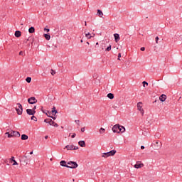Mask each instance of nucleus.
I'll list each match as a JSON object with an SVG mask.
<instances>
[{
	"label": "nucleus",
	"mask_w": 182,
	"mask_h": 182,
	"mask_svg": "<svg viewBox=\"0 0 182 182\" xmlns=\"http://www.w3.org/2000/svg\"><path fill=\"white\" fill-rule=\"evenodd\" d=\"M5 134H7L9 138L21 137V134L18 131H10L9 132H6Z\"/></svg>",
	"instance_id": "1"
},
{
	"label": "nucleus",
	"mask_w": 182,
	"mask_h": 182,
	"mask_svg": "<svg viewBox=\"0 0 182 182\" xmlns=\"http://www.w3.org/2000/svg\"><path fill=\"white\" fill-rule=\"evenodd\" d=\"M114 154H116V150L113 149L109 152L103 153L102 157L107 158L110 157L111 156H114Z\"/></svg>",
	"instance_id": "2"
},
{
	"label": "nucleus",
	"mask_w": 182,
	"mask_h": 182,
	"mask_svg": "<svg viewBox=\"0 0 182 182\" xmlns=\"http://www.w3.org/2000/svg\"><path fill=\"white\" fill-rule=\"evenodd\" d=\"M16 111L17 112V114H18V116H21L22 114V112H23V108L22 107V105L21 103H17Z\"/></svg>",
	"instance_id": "3"
},
{
	"label": "nucleus",
	"mask_w": 182,
	"mask_h": 182,
	"mask_svg": "<svg viewBox=\"0 0 182 182\" xmlns=\"http://www.w3.org/2000/svg\"><path fill=\"white\" fill-rule=\"evenodd\" d=\"M68 164L69 167H67V168H77V166H78L77 163L72 161H70L69 162H68Z\"/></svg>",
	"instance_id": "4"
},
{
	"label": "nucleus",
	"mask_w": 182,
	"mask_h": 182,
	"mask_svg": "<svg viewBox=\"0 0 182 182\" xmlns=\"http://www.w3.org/2000/svg\"><path fill=\"white\" fill-rule=\"evenodd\" d=\"M143 108V102H139L137 103V109L141 113L142 116L144 114V109Z\"/></svg>",
	"instance_id": "5"
},
{
	"label": "nucleus",
	"mask_w": 182,
	"mask_h": 182,
	"mask_svg": "<svg viewBox=\"0 0 182 182\" xmlns=\"http://www.w3.org/2000/svg\"><path fill=\"white\" fill-rule=\"evenodd\" d=\"M21 161H23L26 164H29L31 163V157L24 155L21 157Z\"/></svg>",
	"instance_id": "6"
},
{
	"label": "nucleus",
	"mask_w": 182,
	"mask_h": 182,
	"mask_svg": "<svg viewBox=\"0 0 182 182\" xmlns=\"http://www.w3.org/2000/svg\"><path fill=\"white\" fill-rule=\"evenodd\" d=\"M28 102L30 105H35V103H38V100L35 97H31L28 99Z\"/></svg>",
	"instance_id": "7"
},
{
	"label": "nucleus",
	"mask_w": 182,
	"mask_h": 182,
	"mask_svg": "<svg viewBox=\"0 0 182 182\" xmlns=\"http://www.w3.org/2000/svg\"><path fill=\"white\" fill-rule=\"evenodd\" d=\"M64 149H67V150H77V149H79V147L73 146V145H67L65 146Z\"/></svg>",
	"instance_id": "8"
},
{
	"label": "nucleus",
	"mask_w": 182,
	"mask_h": 182,
	"mask_svg": "<svg viewBox=\"0 0 182 182\" xmlns=\"http://www.w3.org/2000/svg\"><path fill=\"white\" fill-rule=\"evenodd\" d=\"M26 113H27V114H28L29 116H33V115H35V113H36V110L31 109H26Z\"/></svg>",
	"instance_id": "9"
},
{
	"label": "nucleus",
	"mask_w": 182,
	"mask_h": 182,
	"mask_svg": "<svg viewBox=\"0 0 182 182\" xmlns=\"http://www.w3.org/2000/svg\"><path fill=\"white\" fill-rule=\"evenodd\" d=\"M48 124L50 126H53L54 127H59V125L57 123H55L53 120H52L51 119H49Z\"/></svg>",
	"instance_id": "10"
},
{
	"label": "nucleus",
	"mask_w": 182,
	"mask_h": 182,
	"mask_svg": "<svg viewBox=\"0 0 182 182\" xmlns=\"http://www.w3.org/2000/svg\"><path fill=\"white\" fill-rule=\"evenodd\" d=\"M119 129H120L119 124H116L112 127V130L114 133H119Z\"/></svg>",
	"instance_id": "11"
},
{
	"label": "nucleus",
	"mask_w": 182,
	"mask_h": 182,
	"mask_svg": "<svg viewBox=\"0 0 182 182\" xmlns=\"http://www.w3.org/2000/svg\"><path fill=\"white\" fill-rule=\"evenodd\" d=\"M166 99H167V96L164 94H162L160 97H159V100L161 102H166Z\"/></svg>",
	"instance_id": "12"
},
{
	"label": "nucleus",
	"mask_w": 182,
	"mask_h": 182,
	"mask_svg": "<svg viewBox=\"0 0 182 182\" xmlns=\"http://www.w3.org/2000/svg\"><path fill=\"white\" fill-rule=\"evenodd\" d=\"M114 41L116 43L119 42L120 41V36L117 33L114 34Z\"/></svg>",
	"instance_id": "13"
},
{
	"label": "nucleus",
	"mask_w": 182,
	"mask_h": 182,
	"mask_svg": "<svg viewBox=\"0 0 182 182\" xmlns=\"http://www.w3.org/2000/svg\"><path fill=\"white\" fill-rule=\"evenodd\" d=\"M119 133H124V132H126V128H124V127L119 125Z\"/></svg>",
	"instance_id": "14"
},
{
	"label": "nucleus",
	"mask_w": 182,
	"mask_h": 182,
	"mask_svg": "<svg viewBox=\"0 0 182 182\" xmlns=\"http://www.w3.org/2000/svg\"><path fill=\"white\" fill-rule=\"evenodd\" d=\"M78 144L80 147H86V142L85 141H79Z\"/></svg>",
	"instance_id": "15"
},
{
	"label": "nucleus",
	"mask_w": 182,
	"mask_h": 182,
	"mask_svg": "<svg viewBox=\"0 0 182 182\" xmlns=\"http://www.w3.org/2000/svg\"><path fill=\"white\" fill-rule=\"evenodd\" d=\"M144 166V164H139V162H136V164L134 165V168H141V167H143Z\"/></svg>",
	"instance_id": "16"
},
{
	"label": "nucleus",
	"mask_w": 182,
	"mask_h": 182,
	"mask_svg": "<svg viewBox=\"0 0 182 182\" xmlns=\"http://www.w3.org/2000/svg\"><path fill=\"white\" fill-rule=\"evenodd\" d=\"M60 164L62 166V167H66L67 168L69 167V165H66V161H61Z\"/></svg>",
	"instance_id": "17"
},
{
	"label": "nucleus",
	"mask_w": 182,
	"mask_h": 182,
	"mask_svg": "<svg viewBox=\"0 0 182 182\" xmlns=\"http://www.w3.org/2000/svg\"><path fill=\"white\" fill-rule=\"evenodd\" d=\"M16 38H21V31H16L15 33H14Z\"/></svg>",
	"instance_id": "18"
},
{
	"label": "nucleus",
	"mask_w": 182,
	"mask_h": 182,
	"mask_svg": "<svg viewBox=\"0 0 182 182\" xmlns=\"http://www.w3.org/2000/svg\"><path fill=\"white\" fill-rule=\"evenodd\" d=\"M97 15L100 16V18H103V12L102 11V10H97Z\"/></svg>",
	"instance_id": "19"
},
{
	"label": "nucleus",
	"mask_w": 182,
	"mask_h": 182,
	"mask_svg": "<svg viewBox=\"0 0 182 182\" xmlns=\"http://www.w3.org/2000/svg\"><path fill=\"white\" fill-rule=\"evenodd\" d=\"M43 113H45V114H46V116H48V117H52V116H50V114H52V112H50V111H43Z\"/></svg>",
	"instance_id": "20"
},
{
	"label": "nucleus",
	"mask_w": 182,
	"mask_h": 182,
	"mask_svg": "<svg viewBox=\"0 0 182 182\" xmlns=\"http://www.w3.org/2000/svg\"><path fill=\"white\" fill-rule=\"evenodd\" d=\"M107 98L108 99H114V95H113V93H108L107 94Z\"/></svg>",
	"instance_id": "21"
},
{
	"label": "nucleus",
	"mask_w": 182,
	"mask_h": 182,
	"mask_svg": "<svg viewBox=\"0 0 182 182\" xmlns=\"http://www.w3.org/2000/svg\"><path fill=\"white\" fill-rule=\"evenodd\" d=\"M29 33H35V27H30L28 29Z\"/></svg>",
	"instance_id": "22"
},
{
	"label": "nucleus",
	"mask_w": 182,
	"mask_h": 182,
	"mask_svg": "<svg viewBox=\"0 0 182 182\" xmlns=\"http://www.w3.org/2000/svg\"><path fill=\"white\" fill-rule=\"evenodd\" d=\"M28 136L26 134H22L21 135V140H28Z\"/></svg>",
	"instance_id": "23"
},
{
	"label": "nucleus",
	"mask_w": 182,
	"mask_h": 182,
	"mask_svg": "<svg viewBox=\"0 0 182 182\" xmlns=\"http://www.w3.org/2000/svg\"><path fill=\"white\" fill-rule=\"evenodd\" d=\"M44 38H46V41H49L50 39V34H44Z\"/></svg>",
	"instance_id": "24"
},
{
	"label": "nucleus",
	"mask_w": 182,
	"mask_h": 182,
	"mask_svg": "<svg viewBox=\"0 0 182 182\" xmlns=\"http://www.w3.org/2000/svg\"><path fill=\"white\" fill-rule=\"evenodd\" d=\"M112 50V45H109V46L105 49L106 52H110Z\"/></svg>",
	"instance_id": "25"
},
{
	"label": "nucleus",
	"mask_w": 182,
	"mask_h": 182,
	"mask_svg": "<svg viewBox=\"0 0 182 182\" xmlns=\"http://www.w3.org/2000/svg\"><path fill=\"white\" fill-rule=\"evenodd\" d=\"M26 81L27 82V83H31V82L32 81V77H28L26 79Z\"/></svg>",
	"instance_id": "26"
},
{
	"label": "nucleus",
	"mask_w": 182,
	"mask_h": 182,
	"mask_svg": "<svg viewBox=\"0 0 182 182\" xmlns=\"http://www.w3.org/2000/svg\"><path fill=\"white\" fill-rule=\"evenodd\" d=\"M106 132V129H105L104 128H100V134H103V133H105Z\"/></svg>",
	"instance_id": "27"
},
{
	"label": "nucleus",
	"mask_w": 182,
	"mask_h": 182,
	"mask_svg": "<svg viewBox=\"0 0 182 182\" xmlns=\"http://www.w3.org/2000/svg\"><path fill=\"white\" fill-rule=\"evenodd\" d=\"M14 159V157L11 158V161H14L13 166H18V162H16Z\"/></svg>",
	"instance_id": "28"
},
{
	"label": "nucleus",
	"mask_w": 182,
	"mask_h": 182,
	"mask_svg": "<svg viewBox=\"0 0 182 182\" xmlns=\"http://www.w3.org/2000/svg\"><path fill=\"white\" fill-rule=\"evenodd\" d=\"M51 113H55V114H56V113H58V110H56V107H53Z\"/></svg>",
	"instance_id": "29"
},
{
	"label": "nucleus",
	"mask_w": 182,
	"mask_h": 182,
	"mask_svg": "<svg viewBox=\"0 0 182 182\" xmlns=\"http://www.w3.org/2000/svg\"><path fill=\"white\" fill-rule=\"evenodd\" d=\"M86 38H87V39H92V36H90V33H87L85 34Z\"/></svg>",
	"instance_id": "30"
},
{
	"label": "nucleus",
	"mask_w": 182,
	"mask_h": 182,
	"mask_svg": "<svg viewBox=\"0 0 182 182\" xmlns=\"http://www.w3.org/2000/svg\"><path fill=\"white\" fill-rule=\"evenodd\" d=\"M31 120H34V122H38V118H36L35 115H32Z\"/></svg>",
	"instance_id": "31"
},
{
	"label": "nucleus",
	"mask_w": 182,
	"mask_h": 182,
	"mask_svg": "<svg viewBox=\"0 0 182 182\" xmlns=\"http://www.w3.org/2000/svg\"><path fill=\"white\" fill-rule=\"evenodd\" d=\"M156 144H157V147L160 149L161 147V142L156 141Z\"/></svg>",
	"instance_id": "32"
},
{
	"label": "nucleus",
	"mask_w": 182,
	"mask_h": 182,
	"mask_svg": "<svg viewBox=\"0 0 182 182\" xmlns=\"http://www.w3.org/2000/svg\"><path fill=\"white\" fill-rule=\"evenodd\" d=\"M51 75L53 76H55V75H56V71H55L54 70H51Z\"/></svg>",
	"instance_id": "33"
},
{
	"label": "nucleus",
	"mask_w": 182,
	"mask_h": 182,
	"mask_svg": "<svg viewBox=\"0 0 182 182\" xmlns=\"http://www.w3.org/2000/svg\"><path fill=\"white\" fill-rule=\"evenodd\" d=\"M49 120H50V119H44V123H49Z\"/></svg>",
	"instance_id": "34"
},
{
	"label": "nucleus",
	"mask_w": 182,
	"mask_h": 182,
	"mask_svg": "<svg viewBox=\"0 0 182 182\" xmlns=\"http://www.w3.org/2000/svg\"><path fill=\"white\" fill-rule=\"evenodd\" d=\"M156 43H159V36L155 38Z\"/></svg>",
	"instance_id": "35"
},
{
	"label": "nucleus",
	"mask_w": 182,
	"mask_h": 182,
	"mask_svg": "<svg viewBox=\"0 0 182 182\" xmlns=\"http://www.w3.org/2000/svg\"><path fill=\"white\" fill-rule=\"evenodd\" d=\"M71 137L72 139H75L76 137V133H73Z\"/></svg>",
	"instance_id": "36"
},
{
	"label": "nucleus",
	"mask_w": 182,
	"mask_h": 182,
	"mask_svg": "<svg viewBox=\"0 0 182 182\" xmlns=\"http://www.w3.org/2000/svg\"><path fill=\"white\" fill-rule=\"evenodd\" d=\"M120 58H122V53L118 54V60H120Z\"/></svg>",
	"instance_id": "37"
},
{
	"label": "nucleus",
	"mask_w": 182,
	"mask_h": 182,
	"mask_svg": "<svg viewBox=\"0 0 182 182\" xmlns=\"http://www.w3.org/2000/svg\"><path fill=\"white\" fill-rule=\"evenodd\" d=\"M142 83H143L144 86H145V85H146V86L149 85V83L146 81H144Z\"/></svg>",
	"instance_id": "38"
},
{
	"label": "nucleus",
	"mask_w": 182,
	"mask_h": 182,
	"mask_svg": "<svg viewBox=\"0 0 182 182\" xmlns=\"http://www.w3.org/2000/svg\"><path fill=\"white\" fill-rule=\"evenodd\" d=\"M141 50L142 52H144V51L146 50V48L141 47Z\"/></svg>",
	"instance_id": "39"
},
{
	"label": "nucleus",
	"mask_w": 182,
	"mask_h": 182,
	"mask_svg": "<svg viewBox=\"0 0 182 182\" xmlns=\"http://www.w3.org/2000/svg\"><path fill=\"white\" fill-rule=\"evenodd\" d=\"M44 31H46V32H49L50 30L49 28H44Z\"/></svg>",
	"instance_id": "40"
},
{
	"label": "nucleus",
	"mask_w": 182,
	"mask_h": 182,
	"mask_svg": "<svg viewBox=\"0 0 182 182\" xmlns=\"http://www.w3.org/2000/svg\"><path fill=\"white\" fill-rule=\"evenodd\" d=\"M19 55H21V56H23V51H20L19 52Z\"/></svg>",
	"instance_id": "41"
},
{
	"label": "nucleus",
	"mask_w": 182,
	"mask_h": 182,
	"mask_svg": "<svg viewBox=\"0 0 182 182\" xmlns=\"http://www.w3.org/2000/svg\"><path fill=\"white\" fill-rule=\"evenodd\" d=\"M51 119H52L53 120H56V117H52V116H51Z\"/></svg>",
	"instance_id": "42"
},
{
	"label": "nucleus",
	"mask_w": 182,
	"mask_h": 182,
	"mask_svg": "<svg viewBox=\"0 0 182 182\" xmlns=\"http://www.w3.org/2000/svg\"><path fill=\"white\" fill-rule=\"evenodd\" d=\"M81 132L83 133L85 132V127L81 128Z\"/></svg>",
	"instance_id": "43"
},
{
	"label": "nucleus",
	"mask_w": 182,
	"mask_h": 182,
	"mask_svg": "<svg viewBox=\"0 0 182 182\" xmlns=\"http://www.w3.org/2000/svg\"><path fill=\"white\" fill-rule=\"evenodd\" d=\"M31 110H36V106H34Z\"/></svg>",
	"instance_id": "44"
},
{
	"label": "nucleus",
	"mask_w": 182,
	"mask_h": 182,
	"mask_svg": "<svg viewBox=\"0 0 182 182\" xmlns=\"http://www.w3.org/2000/svg\"><path fill=\"white\" fill-rule=\"evenodd\" d=\"M141 150H144V146H141Z\"/></svg>",
	"instance_id": "45"
},
{
	"label": "nucleus",
	"mask_w": 182,
	"mask_h": 182,
	"mask_svg": "<svg viewBox=\"0 0 182 182\" xmlns=\"http://www.w3.org/2000/svg\"><path fill=\"white\" fill-rule=\"evenodd\" d=\"M75 123H79L80 121L79 120H75Z\"/></svg>",
	"instance_id": "46"
},
{
	"label": "nucleus",
	"mask_w": 182,
	"mask_h": 182,
	"mask_svg": "<svg viewBox=\"0 0 182 182\" xmlns=\"http://www.w3.org/2000/svg\"><path fill=\"white\" fill-rule=\"evenodd\" d=\"M30 154H33V151H31Z\"/></svg>",
	"instance_id": "47"
},
{
	"label": "nucleus",
	"mask_w": 182,
	"mask_h": 182,
	"mask_svg": "<svg viewBox=\"0 0 182 182\" xmlns=\"http://www.w3.org/2000/svg\"><path fill=\"white\" fill-rule=\"evenodd\" d=\"M48 137H49L48 135L45 136V139H48Z\"/></svg>",
	"instance_id": "48"
},
{
	"label": "nucleus",
	"mask_w": 182,
	"mask_h": 182,
	"mask_svg": "<svg viewBox=\"0 0 182 182\" xmlns=\"http://www.w3.org/2000/svg\"><path fill=\"white\" fill-rule=\"evenodd\" d=\"M87 24L86 21H85V26H87Z\"/></svg>",
	"instance_id": "49"
},
{
	"label": "nucleus",
	"mask_w": 182,
	"mask_h": 182,
	"mask_svg": "<svg viewBox=\"0 0 182 182\" xmlns=\"http://www.w3.org/2000/svg\"><path fill=\"white\" fill-rule=\"evenodd\" d=\"M80 42H81V43H83V40H81Z\"/></svg>",
	"instance_id": "50"
},
{
	"label": "nucleus",
	"mask_w": 182,
	"mask_h": 182,
	"mask_svg": "<svg viewBox=\"0 0 182 182\" xmlns=\"http://www.w3.org/2000/svg\"><path fill=\"white\" fill-rule=\"evenodd\" d=\"M156 102H157V100H155V101L153 102V103H156Z\"/></svg>",
	"instance_id": "51"
},
{
	"label": "nucleus",
	"mask_w": 182,
	"mask_h": 182,
	"mask_svg": "<svg viewBox=\"0 0 182 182\" xmlns=\"http://www.w3.org/2000/svg\"><path fill=\"white\" fill-rule=\"evenodd\" d=\"M87 45H89V44H90L88 41H87Z\"/></svg>",
	"instance_id": "52"
},
{
	"label": "nucleus",
	"mask_w": 182,
	"mask_h": 182,
	"mask_svg": "<svg viewBox=\"0 0 182 182\" xmlns=\"http://www.w3.org/2000/svg\"><path fill=\"white\" fill-rule=\"evenodd\" d=\"M96 45H99V43H96Z\"/></svg>",
	"instance_id": "53"
}]
</instances>
